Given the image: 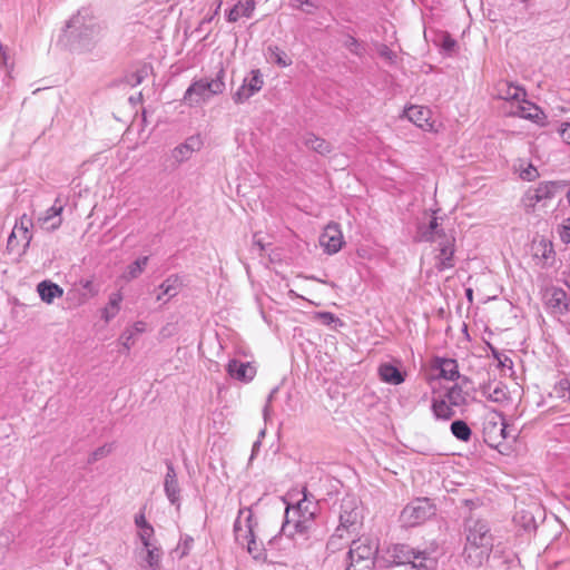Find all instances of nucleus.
I'll use <instances>...</instances> for the list:
<instances>
[{
	"instance_id": "56",
	"label": "nucleus",
	"mask_w": 570,
	"mask_h": 570,
	"mask_svg": "<svg viewBox=\"0 0 570 570\" xmlns=\"http://www.w3.org/2000/svg\"><path fill=\"white\" fill-rule=\"evenodd\" d=\"M560 135L562 139L570 145V122H567L563 125V127L560 130Z\"/></svg>"
},
{
	"instance_id": "20",
	"label": "nucleus",
	"mask_w": 570,
	"mask_h": 570,
	"mask_svg": "<svg viewBox=\"0 0 570 570\" xmlns=\"http://www.w3.org/2000/svg\"><path fill=\"white\" fill-rule=\"evenodd\" d=\"M247 521V530L245 531V538L243 539V544L247 543L248 553L256 560H259L264 557V549L261 543H258L254 535V525H253V513L252 510H248V515L246 517Z\"/></svg>"
},
{
	"instance_id": "62",
	"label": "nucleus",
	"mask_w": 570,
	"mask_h": 570,
	"mask_svg": "<svg viewBox=\"0 0 570 570\" xmlns=\"http://www.w3.org/2000/svg\"><path fill=\"white\" fill-rule=\"evenodd\" d=\"M494 357H497V358L499 360V362H500L502 365H504V363L500 360L499 354H498L497 352H494Z\"/></svg>"
},
{
	"instance_id": "25",
	"label": "nucleus",
	"mask_w": 570,
	"mask_h": 570,
	"mask_svg": "<svg viewBox=\"0 0 570 570\" xmlns=\"http://www.w3.org/2000/svg\"><path fill=\"white\" fill-rule=\"evenodd\" d=\"M481 393L484 397L494 403L503 404L509 401L507 386L502 383H498L493 387L490 384L483 385Z\"/></svg>"
},
{
	"instance_id": "54",
	"label": "nucleus",
	"mask_w": 570,
	"mask_h": 570,
	"mask_svg": "<svg viewBox=\"0 0 570 570\" xmlns=\"http://www.w3.org/2000/svg\"><path fill=\"white\" fill-rule=\"evenodd\" d=\"M240 14L242 13L239 11V6H235L227 13V20L229 22H235V21H237L239 19Z\"/></svg>"
},
{
	"instance_id": "37",
	"label": "nucleus",
	"mask_w": 570,
	"mask_h": 570,
	"mask_svg": "<svg viewBox=\"0 0 570 570\" xmlns=\"http://www.w3.org/2000/svg\"><path fill=\"white\" fill-rule=\"evenodd\" d=\"M144 548L146 549V552H147L145 560H146L148 567L150 568V570H160V561H161V556H163L160 548H158L154 544L149 546V547H144Z\"/></svg>"
},
{
	"instance_id": "40",
	"label": "nucleus",
	"mask_w": 570,
	"mask_h": 570,
	"mask_svg": "<svg viewBox=\"0 0 570 570\" xmlns=\"http://www.w3.org/2000/svg\"><path fill=\"white\" fill-rule=\"evenodd\" d=\"M292 6L305 13H313L318 8L317 0H291Z\"/></svg>"
},
{
	"instance_id": "11",
	"label": "nucleus",
	"mask_w": 570,
	"mask_h": 570,
	"mask_svg": "<svg viewBox=\"0 0 570 570\" xmlns=\"http://www.w3.org/2000/svg\"><path fill=\"white\" fill-rule=\"evenodd\" d=\"M343 244V234L338 224H328L320 236V245L324 248V252L330 255L336 254Z\"/></svg>"
},
{
	"instance_id": "53",
	"label": "nucleus",
	"mask_w": 570,
	"mask_h": 570,
	"mask_svg": "<svg viewBox=\"0 0 570 570\" xmlns=\"http://www.w3.org/2000/svg\"><path fill=\"white\" fill-rule=\"evenodd\" d=\"M276 393V389L273 390L268 397H267V401H266V404L264 406V410H263V416H264V420L267 421L268 417H269V414H271V411H272V407H271V403H272V400L274 397V394Z\"/></svg>"
},
{
	"instance_id": "24",
	"label": "nucleus",
	"mask_w": 570,
	"mask_h": 570,
	"mask_svg": "<svg viewBox=\"0 0 570 570\" xmlns=\"http://www.w3.org/2000/svg\"><path fill=\"white\" fill-rule=\"evenodd\" d=\"M37 292L40 298L47 304H51L55 298L63 295V289L58 284L50 281L40 282L37 286Z\"/></svg>"
},
{
	"instance_id": "22",
	"label": "nucleus",
	"mask_w": 570,
	"mask_h": 570,
	"mask_svg": "<svg viewBox=\"0 0 570 570\" xmlns=\"http://www.w3.org/2000/svg\"><path fill=\"white\" fill-rule=\"evenodd\" d=\"M387 556L394 564H407L411 558H415V550L407 544L396 543L387 549Z\"/></svg>"
},
{
	"instance_id": "60",
	"label": "nucleus",
	"mask_w": 570,
	"mask_h": 570,
	"mask_svg": "<svg viewBox=\"0 0 570 570\" xmlns=\"http://www.w3.org/2000/svg\"><path fill=\"white\" fill-rule=\"evenodd\" d=\"M259 445H261V441L259 440L254 443V445H253V454L259 448Z\"/></svg>"
},
{
	"instance_id": "7",
	"label": "nucleus",
	"mask_w": 570,
	"mask_h": 570,
	"mask_svg": "<svg viewBox=\"0 0 570 570\" xmlns=\"http://www.w3.org/2000/svg\"><path fill=\"white\" fill-rule=\"evenodd\" d=\"M340 525L336 528L335 534L331 543H334L335 538H344L345 533H352L356 530L357 524L362 519V508L360 501L353 495H345L340 504Z\"/></svg>"
},
{
	"instance_id": "9",
	"label": "nucleus",
	"mask_w": 570,
	"mask_h": 570,
	"mask_svg": "<svg viewBox=\"0 0 570 570\" xmlns=\"http://www.w3.org/2000/svg\"><path fill=\"white\" fill-rule=\"evenodd\" d=\"M482 433L484 442L494 449H498L509 438L508 424L501 412L491 410L485 413L482 422Z\"/></svg>"
},
{
	"instance_id": "46",
	"label": "nucleus",
	"mask_w": 570,
	"mask_h": 570,
	"mask_svg": "<svg viewBox=\"0 0 570 570\" xmlns=\"http://www.w3.org/2000/svg\"><path fill=\"white\" fill-rule=\"evenodd\" d=\"M184 144L194 154L196 150L200 149L203 141L199 136H190Z\"/></svg>"
},
{
	"instance_id": "55",
	"label": "nucleus",
	"mask_w": 570,
	"mask_h": 570,
	"mask_svg": "<svg viewBox=\"0 0 570 570\" xmlns=\"http://www.w3.org/2000/svg\"><path fill=\"white\" fill-rule=\"evenodd\" d=\"M135 524L138 529H144L145 527L151 525L150 523L147 522L144 513H139L135 517Z\"/></svg>"
},
{
	"instance_id": "45",
	"label": "nucleus",
	"mask_w": 570,
	"mask_h": 570,
	"mask_svg": "<svg viewBox=\"0 0 570 570\" xmlns=\"http://www.w3.org/2000/svg\"><path fill=\"white\" fill-rule=\"evenodd\" d=\"M556 391L560 393V397L570 402V382L568 380H561L556 387Z\"/></svg>"
},
{
	"instance_id": "13",
	"label": "nucleus",
	"mask_w": 570,
	"mask_h": 570,
	"mask_svg": "<svg viewBox=\"0 0 570 570\" xmlns=\"http://www.w3.org/2000/svg\"><path fill=\"white\" fill-rule=\"evenodd\" d=\"M454 237L444 236L439 243V255L435 257V267L442 272L454 266Z\"/></svg>"
},
{
	"instance_id": "32",
	"label": "nucleus",
	"mask_w": 570,
	"mask_h": 570,
	"mask_svg": "<svg viewBox=\"0 0 570 570\" xmlns=\"http://www.w3.org/2000/svg\"><path fill=\"white\" fill-rule=\"evenodd\" d=\"M440 376L450 381H454L460 377L459 366L453 358H441L439 360Z\"/></svg>"
},
{
	"instance_id": "44",
	"label": "nucleus",
	"mask_w": 570,
	"mask_h": 570,
	"mask_svg": "<svg viewBox=\"0 0 570 570\" xmlns=\"http://www.w3.org/2000/svg\"><path fill=\"white\" fill-rule=\"evenodd\" d=\"M154 528L145 527L144 529H139L138 535L144 547L153 546L151 538L154 537Z\"/></svg>"
},
{
	"instance_id": "43",
	"label": "nucleus",
	"mask_w": 570,
	"mask_h": 570,
	"mask_svg": "<svg viewBox=\"0 0 570 570\" xmlns=\"http://www.w3.org/2000/svg\"><path fill=\"white\" fill-rule=\"evenodd\" d=\"M314 317L327 326L343 325V322L331 312H317Z\"/></svg>"
},
{
	"instance_id": "30",
	"label": "nucleus",
	"mask_w": 570,
	"mask_h": 570,
	"mask_svg": "<svg viewBox=\"0 0 570 570\" xmlns=\"http://www.w3.org/2000/svg\"><path fill=\"white\" fill-rule=\"evenodd\" d=\"M407 564L410 570H432L435 561L425 551L415 550V558H411Z\"/></svg>"
},
{
	"instance_id": "39",
	"label": "nucleus",
	"mask_w": 570,
	"mask_h": 570,
	"mask_svg": "<svg viewBox=\"0 0 570 570\" xmlns=\"http://www.w3.org/2000/svg\"><path fill=\"white\" fill-rule=\"evenodd\" d=\"M501 97L505 100L521 101L525 97V91L521 87L508 85L504 95Z\"/></svg>"
},
{
	"instance_id": "16",
	"label": "nucleus",
	"mask_w": 570,
	"mask_h": 570,
	"mask_svg": "<svg viewBox=\"0 0 570 570\" xmlns=\"http://www.w3.org/2000/svg\"><path fill=\"white\" fill-rule=\"evenodd\" d=\"M226 370L230 377L245 383L250 382L256 375V368L249 362L230 360Z\"/></svg>"
},
{
	"instance_id": "17",
	"label": "nucleus",
	"mask_w": 570,
	"mask_h": 570,
	"mask_svg": "<svg viewBox=\"0 0 570 570\" xmlns=\"http://www.w3.org/2000/svg\"><path fill=\"white\" fill-rule=\"evenodd\" d=\"M446 236L442 228L439 227L438 218L432 216L429 223H421L417 226L416 239L419 242H438Z\"/></svg>"
},
{
	"instance_id": "52",
	"label": "nucleus",
	"mask_w": 570,
	"mask_h": 570,
	"mask_svg": "<svg viewBox=\"0 0 570 570\" xmlns=\"http://www.w3.org/2000/svg\"><path fill=\"white\" fill-rule=\"evenodd\" d=\"M560 237L564 243H570V218L567 219L564 225H562V228L560 230Z\"/></svg>"
},
{
	"instance_id": "50",
	"label": "nucleus",
	"mask_w": 570,
	"mask_h": 570,
	"mask_svg": "<svg viewBox=\"0 0 570 570\" xmlns=\"http://www.w3.org/2000/svg\"><path fill=\"white\" fill-rule=\"evenodd\" d=\"M237 6H239V9H242V14L245 17H250L252 12L254 10V2L253 0H245V2H239Z\"/></svg>"
},
{
	"instance_id": "1",
	"label": "nucleus",
	"mask_w": 570,
	"mask_h": 570,
	"mask_svg": "<svg viewBox=\"0 0 570 570\" xmlns=\"http://www.w3.org/2000/svg\"><path fill=\"white\" fill-rule=\"evenodd\" d=\"M318 504L306 491L294 505H287L279 533L274 535L268 544H279L283 539L292 541L294 548H307L317 534L315 518Z\"/></svg>"
},
{
	"instance_id": "34",
	"label": "nucleus",
	"mask_w": 570,
	"mask_h": 570,
	"mask_svg": "<svg viewBox=\"0 0 570 570\" xmlns=\"http://www.w3.org/2000/svg\"><path fill=\"white\" fill-rule=\"evenodd\" d=\"M267 59L279 67H288L292 65V59L277 46H269L267 48Z\"/></svg>"
},
{
	"instance_id": "42",
	"label": "nucleus",
	"mask_w": 570,
	"mask_h": 570,
	"mask_svg": "<svg viewBox=\"0 0 570 570\" xmlns=\"http://www.w3.org/2000/svg\"><path fill=\"white\" fill-rule=\"evenodd\" d=\"M344 47L356 56H362L364 53V46L354 37L347 36L344 40Z\"/></svg>"
},
{
	"instance_id": "4",
	"label": "nucleus",
	"mask_w": 570,
	"mask_h": 570,
	"mask_svg": "<svg viewBox=\"0 0 570 570\" xmlns=\"http://www.w3.org/2000/svg\"><path fill=\"white\" fill-rule=\"evenodd\" d=\"M377 551V542L368 537L353 540L347 553L345 570H372Z\"/></svg>"
},
{
	"instance_id": "48",
	"label": "nucleus",
	"mask_w": 570,
	"mask_h": 570,
	"mask_svg": "<svg viewBox=\"0 0 570 570\" xmlns=\"http://www.w3.org/2000/svg\"><path fill=\"white\" fill-rule=\"evenodd\" d=\"M109 452H110V448H108L107 445L100 446V448L96 449L90 454L88 462L94 463V462L98 461L99 459L106 456Z\"/></svg>"
},
{
	"instance_id": "64",
	"label": "nucleus",
	"mask_w": 570,
	"mask_h": 570,
	"mask_svg": "<svg viewBox=\"0 0 570 570\" xmlns=\"http://www.w3.org/2000/svg\"><path fill=\"white\" fill-rule=\"evenodd\" d=\"M567 197H568V200H569V203H570V187H569V190H568Z\"/></svg>"
},
{
	"instance_id": "31",
	"label": "nucleus",
	"mask_w": 570,
	"mask_h": 570,
	"mask_svg": "<svg viewBox=\"0 0 570 570\" xmlns=\"http://www.w3.org/2000/svg\"><path fill=\"white\" fill-rule=\"evenodd\" d=\"M304 145L307 148H309L321 155H327L332 151L331 144L328 141H326L325 139L315 136L314 134H307L304 137Z\"/></svg>"
},
{
	"instance_id": "57",
	"label": "nucleus",
	"mask_w": 570,
	"mask_h": 570,
	"mask_svg": "<svg viewBox=\"0 0 570 570\" xmlns=\"http://www.w3.org/2000/svg\"><path fill=\"white\" fill-rule=\"evenodd\" d=\"M535 176L537 169L532 166L521 173V177L527 180H532Z\"/></svg>"
},
{
	"instance_id": "15",
	"label": "nucleus",
	"mask_w": 570,
	"mask_h": 570,
	"mask_svg": "<svg viewBox=\"0 0 570 570\" xmlns=\"http://www.w3.org/2000/svg\"><path fill=\"white\" fill-rule=\"evenodd\" d=\"M62 210L63 206L56 199L55 204L38 217L37 225L47 232L56 230L62 223Z\"/></svg>"
},
{
	"instance_id": "63",
	"label": "nucleus",
	"mask_w": 570,
	"mask_h": 570,
	"mask_svg": "<svg viewBox=\"0 0 570 570\" xmlns=\"http://www.w3.org/2000/svg\"><path fill=\"white\" fill-rule=\"evenodd\" d=\"M220 4H222V1H219V2H218L215 13H217V12H218V10H219V8H220Z\"/></svg>"
},
{
	"instance_id": "8",
	"label": "nucleus",
	"mask_w": 570,
	"mask_h": 570,
	"mask_svg": "<svg viewBox=\"0 0 570 570\" xmlns=\"http://www.w3.org/2000/svg\"><path fill=\"white\" fill-rule=\"evenodd\" d=\"M436 513V508L428 498H416L407 503L400 514L402 527L413 528L431 519Z\"/></svg>"
},
{
	"instance_id": "47",
	"label": "nucleus",
	"mask_w": 570,
	"mask_h": 570,
	"mask_svg": "<svg viewBox=\"0 0 570 570\" xmlns=\"http://www.w3.org/2000/svg\"><path fill=\"white\" fill-rule=\"evenodd\" d=\"M377 51H379V55H380L383 59H385V60H387V61H390V62H392V63H393V62L395 61V59H396V53H395L393 50H391L386 45H381V46L379 47V50H377Z\"/></svg>"
},
{
	"instance_id": "36",
	"label": "nucleus",
	"mask_w": 570,
	"mask_h": 570,
	"mask_svg": "<svg viewBox=\"0 0 570 570\" xmlns=\"http://www.w3.org/2000/svg\"><path fill=\"white\" fill-rule=\"evenodd\" d=\"M147 263H148V257L147 256L139 257L138 259H136L134 263H131L127 267V269L124 273L122 277L126 281H131V279L137 278L144 272Z\"/></svg>"
},
{
	"instance_id": "29",
	"label": "nucleus",
	"mask_w": 570,
	"mask_h": 570,
	"mask_svg": "<svg viewBox=\"0 0 570 570\" xmlns=\"http://www.w3.org/2000/svg\"><path fill=\"white\" fill-rule=\"evenodd\" d=\"M146 331V324L142 321H137L134 323L131 327L126 328L120 337L119 341L121 342L122 346L129 351L131 345L135 343V337L138 334H141Z\"/></svg>"
},
{
	"instance_id": "6",
	"label": "nucleus",
	"mask_w": 570,
	"mask_h": 570,
	"mask_svg": "<svg viewBox=\"0 0 570 570\" xmlns=\"http://www.w3.org/2000/svg\"><path fill=\"white\" fill-rule=\"evenodd\" d=\"M35 223L27 214L16 219L13 229L8 237L7 252L11 255L21 257L24 255L32 240V228Z\"/></svg>"
},
{
	"instance_id": "35",
	"label": "nucleus",
	"mask_w": 570,
	"mask_h": 570,
	"mask_svg": "<svg viewBox=\"0 0 570 570\" xmlns=\"http://www.w3.org/2000/svg\"><path fill=\"white\" fill-rule=\"evenodd\" d=\"M513 520L518 525L523 528L525 531L530 532L537 528L535 519L531 511L521 510L515 513Z\"/></svg>"
},
{
	"instance_id": "28",
	"label": "nucleus",
	"mask_w": 570,
	"mask_h": 570,
	"mask_svg": "<svg viewBox=\"0 0 570 570\" xmlns=\"http://www.w3.org/2000/svg\"><path fill=\"white\" fill-rule=\"evenodd\" d=\"M124 297L121 292H115L109 295V299L105 308L101 311V318L109 323L120 311V305Z\"/></svg>"
},
{
	"instance_id": "10",
	"label": "nucleus",
	"mask_w": 570,
	"mask_h": 570,
	"mask_svg": "<svg viewBox=\"0 0 570 570\" xmlns=\"http://www.w3.org/2000/svg\"><path fill=\"white\" fill-rule=\"evenodd\" d=\"M264 85L263 75L259 69L250 71L249 76L245 77L243 85L233 95L235 104H243L248 100L252 96L258 92Z\"/></svg>"
},
{
	"instance_id": "59",
	"label": "nucleus",
	"mask_w": 570,
	"mask_h": 570,
	"mask_svg": "<svg viewBox=\"0 0 570 570\" xmlns=\"http://www.w3.org/2000/svg\"><path fill=\"white\" fill-rule=\"evenodd\" d=\"M193 543L191 538H187L184 542V550L181 552V557H184L187 553V550L190 548V544Z\"/></svg>"
},
{
	"instance_id": "58",
	"label": "nucleus",
	"mask_w": 570,
	"mask_h": 570,
	"mask_svg": "<svg viewBox=\"0 0 570 570\" xmlns=\"http://www.w3.org/2000/svg\"><path fill=\"white\" fill-rule=\"evenodd\" d=\"M253 245L257 246L259 252H263L265 249L263 242L259 238H257V235H254Z\"/></svg>"
},
{
	"instance_id": "27",
	"label": "nucleus",
	"mask_w": 570,
	"mask_h": 570,
	"mask_svg": "<svg viewBox=\"0 0 570 570\" xmlns=\"http://www.w3.org/2000/svg\"><path fill=\"white\" fill-rule=\"evenodd\" d=\"M454 406L448 402L445 396L432 400V412L438 420L448 421L455 415Z\"/></svg>"
},
{
	"instance_id": "41",
	"label": "nucleus",
	"mask_w": 570,
	"mask_h": 570,
	"mask_svg": "<svg viewBox=\"0 0 570 570\" xmlns=\"http://www.w3.org/2000/svg\"><path fill=\"white\" fill-rule=\"evenodd\" d=\"M193 153L185 146V144H180L175 147L171 151V157L175 159L177 164H181L188 160L191 157Z\"/></svg>"
},
{
	"instance_id": "26",
	"label": "nucleus",
	"mask_w": 570,
	"mask_h": 570,
	"mask_svg": "<svg viewBox=\"0 0 570 570\" xmlns=\"http://www.w3.org/2000/svg\"><path fill=\"white\" fill-rule=\"evenodd\" d=\"M380 379L389 384L399 385L404 382V374L390 363L381 364L379 367Z\"/></svg>"
},
{
	"instance_id": "61",
	"label": "nucleus",
	"mask_w": 570,
	"mask_h": 570,
	"mask_svg": "<svg viewBox=\"0 0 570 570\" xmlns=\"http://www.w3.org/2000/svg\"><path fill=\"white\" fill-rule=\"evenodd\" d=\"M466 295H468V297L471 299V298H472V289H468V291H466Z\"/></svg>"
},
{
	"instance_id": "23",
	"label": "nucleus",
	"mask_w": 570,
	"mask_h": 570,
	"mask_svg": "<svg viewBox=\"0 0 570 570\" xmlns=\"http://www.w3.org/2000/svg\"><path fill=\"white\" fill-rule=\"evenodd\" d=\"M183 287V281L178 275L168 276L160 285L159 293L156 296V301H163L166 297V301L178 295Z\"/></svg>"
},
{
	"instance_id": "49",
	"label": "nucleus",
	"mask_w": 570,
	"mask_h": 570,
	"mask_svg": "<svg viewBox=\"0 0 570 570\" xmlns=\"http://www.w3.org/2000/svg\"><path fill=\"white\" fill-rule=\"evenodd\" d=\"M142 73H144V71H137V72L131 73L130 76L127 77V82L131 87H136V86L140 85L145 78V76Z\"/></svg>"
},
{
	"instance_id": "5",
	"label": "nucleus",
	"mask_w": 570,
	"mask_h": 570,
	"mask_svg": "<svg viewBox=\"0 0 570 570\" xmlns=\"http://www.w3.org/2000/svg\"><path fill=\"white\" fill-rule=\"evenodd\" d=\"M225 70L219 68L212 80L199 79L194 81L184 95V101L189 106L205 102L210 97L222 94L225 90Z\"/></svg>"
},
{
	"instance_id": "38",
	"label": "nucleus",
	"mask_w": 570,
	"mask_h": 570,
	"mask_svg": "<svg viewBox=\"0 0 570 570\" xmlns=\"http://www.w3.org/2000/svg\"><path fill=\"white\" fill-rule=\"evenodd\" d=\"M248 510H249L248 508L240 509L238 512V517L236 518V520L234 522L235 539L240 544H243V539L245 538V531L247 530V524H245V529L242 525L240 515L244 513L248 514ZM245 523H247L246 520H245Z\"/></svg>"
},
{
	"instance_id": "33",
	"label": "nucleus",
	"mask_w": 570,
	"mask_h": 570,
	"mask_svg": "<svg viewBox=\"0 0 570 570\" xmlns=\"http://www.w3.org/2000/svg\"><path fill=\"white\" fill-rule=\"evenodd\" d=\"M451 433L462 442L470 441L472 436V430L468 425V423L463 420H455L451 423L450 426Z\"/></svg>"
},
{
	"instance_id": "18",
	"label": "nucleus",
	"mask_w": 570,
	"mask_h": 570,
	"mask_svg": "<svg viewBox=\"0 0 570 570\" xmlns=\"http://www.w3.org/2000/svg\"><path fill=\"white\" fill-rule=\"evenodd\" d=\"M466 383H469V379L463 377L460 384L455 383L451 387L446 389L444 396L452 406L461 407L469 404L471 395L463 387V384Z\"/></svg>"
},
{
	"instance_id": "2",
	"label": "nucleus",
	"mask_w": 570,
	"mask_h": 570,
	"mask_svg": "<svg viewBox=\"0 0 570 570\" xmlns=\"http://www.w3.org/2000/svg\"><path fill=\"white\" fill-rule=\"evenodd\" d=\"M465 546L463 556L472 567H480L490 557L493 537L487 520L471 515L465 520Z\"/></svg>"
},
{
	"instance_id": "51",
	"label": "nucleus",
	"mask_w": 570,
	"mask_h": 570,
	"mask_svg": "<svg viewBox=\"0 0 570 570\" xmlns=\"http://www.w3.org/2000/svg\"><path fill=\"white\" fill-rule=\"evenodd\" d=\"M441 46L445 51H452L454 49V47L456 46V41L453 38H451L449 35H444L442 38Z\"/></svg>"
},
{
	"instance_id": "3",
	"label": "nucleus",
	"mask_w": 570,
	"mask_h": 570,
	"mask_svg": "<svg viewBox=\"0 0 570 570\" xmlns=\"http://www.w3.org/2000/svg\"><path fill=\"white\" fill-rule=\"evenodd\" d=\"M66 33L79 50H90L104 36V27L87 8L80 9L67 22Z\"/></svg>"
},
{
	"instance_id": "14",
	"label": "nucleus",
	"mask_w": 570,
	"mask_h": 570,
	"mask_svg": "<svg viewBox=\"0 0 570 570\" xmlns=\"http://www.w3.org/2000/svg\"><path fill=\"white\" fill-rule=\"evenodd\" d=\"M167 472L164 481V491L169 502L177 508L180 505V488L174 464L166 461Z\"/></svg>"
},
{
	"instance_id": "12",
	"label": "nucleus",
	"mask_w": 570,
	"mask_h": 570,
	"mask_svg": "<svg viewBox=\"0 0 570 570\" xmlns=\"http://www.w3.org/2000/svg\"><path fill=\"white\" fill-rule=\"evenodd\" d=\"M559 185L554 181L540 183L535 188L529 189L525 194L528 206L534 207L537 204L546 205L547 200L554 197Z\"/></svg>"
},
{
	"instance_id": "19",
	"label": "nucleus",
	"mask_w": 570,
	"mask_h": 570,
	"mask_svg": "<svg viewBox=\"0 0 570 570\" xmlns=\"http://www.w3.org/2000/svg\"><path fill=\"white\" fill-rule=\"evenodd\" d=\"M406 118L423 130H432L431 110L422 106H411L405 110Z\"/></svg>"
},
{
	"instance_id": "21",
	"label": "nucleus",
	"mask_w": 570,
	"mask_h": 570,
	"mask_svg": "<svg viewBox=\"0 0 570 570\" xmlns=\"http://www.w3.org/2000/svg\"><path fill=\"white\" fill-rule=\"evenodd\" d=\"M521 101L522 102L517 106V109L512 114L542 125L546 119L543 111L534 104L524 99Z\"/></svg>"
}]
</instances>
